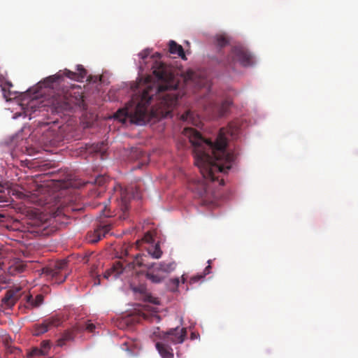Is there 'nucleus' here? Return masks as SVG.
<instances>
[{"mask_svg": "<svg viewBox=\"0 0 358 358\" xmlns=\"http://www.w3.org/2000/svg\"><path fill=\"white\" fill-rule=\"evenodd\" d=\"M156 82L146 80L143 88L135 94L125 107L119 109L114 118L124 122L145 124L150 117L161 119L171 115L180 97L179 80L171 67L155 61L152 66Z\"/></svg>", "mask_w": 358, "mask_h": 358, "instance_id": "f257e3e1", "label": "nucleus"}, {"mask_svg": "<svg viewBox=\"0 0 358 358\" xmlns=\"http://www.w3.org/2000/svg\"><path fill=\"white\" fill-rule=\"evenodd\" d=\"M239 128L237 124L230 123L227 127L220 130L216 141L204 138L201 134L192 128H185L183 134L189 139L194 146V163L198 166L202 176L201 180H192L188 188L204 203H209L213 199V192L208 181H219L224 185V180L220 179V173H226L231 168L236 159L234 153L227 151V141L230 136L232 139L238 136Z\"/></svg>", "mask_w": 358, "mask_h": 358, "instance_id": "f03ea898", "label": "nucleus"}, {"mask_svg": "<svg viewBox=\"0 0 358 358\" xmlns=\"http://www.w3.org/2000/svg\"><path fill=\"white\" fill-rule=\"evenodd\" d=\"M23 295L22 306H20L21 309L33 310L40 307L44 301L43 294H37L34 298L30 292H22V287L20 286H14L9 289L2 299V303L7 308L13 307L16 301Z\"/></svg>", "mask_w": 358, "mask_h": 358, "instance_id": "7ed1b4c3", "label": "nucleus"}, {"mask_svg": "<svg viewBox=\"0 0 358 358\" xmlns=\"http://www.w3.org/2000/svg\"><path fill=\"white\" fill-rule=\"evenodd\" d=\"M48 102L52 110L56 113L70 110L74 103L71 92L68 88L52 91Z\"/></svg>", "mask_w": 358, "mask_h": 358, "instance_id": "20e7f679", "label": "nucleus"}, {"mask_svg": "<svg viewBox=\"0 0 358 358\" xmlns=\"http://www.w3.org/2000/svg\"><path fill=\"white\" fill-rule=\"evenodd\" d=\"M65 321L64 315L61 313H55L44 319L41 323L34 324L33 327V335L41 336L48 331L57 328Z\"/></svg>", "mask_w": 358, "mask_h": 358, "instance_id": "39448f33", "label": "nucleus"}, {"mask_svg": "<svg viewBox=\"0 0 358 358\" xmlns=\"http://www.w3.org/2000/svg\"><path fill=\"white\" fill-rule=\"evenodd\" d=\"M41 273L51 276L55 279L58 284L64 282L69 275L67 272V262L64 259L57 261L52 266H45L41 268Z\"/></svg>", "mask_w": 358, "mask_h": 358, "instance_id": "423d86ee", "label": "nucleus"}, {"mask_svg": "<svg viewBox=\"0 0 358 358\" xmlns=\"http://www.w3.org/2000/svg\"><path fill=\"white\" fill-rule=\"evenodd\" d=\"M235 62H238L243 66H250L254 64V59L252 55L244 47L234 46L232 48L224 65L231 66Z\"/></svg>", "mask_w": 358, "mask_h": 358, "instance_id": "0eeeda50", "label": "nucleus"}, {"mask_svg": "<svg viewBox=\"0 0 358 358\" xmlns=\"http://www.w3.org/2000/svg\"><path fill=\"white\" fill-rule=\"evenodd\" d=\"M233 101L230 97H226L220 103H216L213 99L208 100L205 103L206 110H209L217 117H222L228 113Z\"/></svg>", "mask_w": 358, "mask_h": 358, "instance_id": "6e6552de", "label": "nucleus"}, {"mask_svg": "<svg viewBox=\"0 0 358 358\" xmlns=\"http://www.w3.org/2000/svg\"><path fill=\"white\" fill-rule=\"evenodd\" d=\"M135 264H137L139 266L143 265L141 255H137L135 260L131 263L127 264V266H124L120 261L115 262L113 266L105 272L103 278L108 279L111 275H113L115 278H117L122 274L127 267L129 269L133 268Z\"/></svg>", "mask_w": 358, "mask_h": 358, "instance_id": "1a4fd4ad", "label": "nucleus"}, {"mask_svg": "<svg viewBox=\"0 0 358 358\" xmlns=\"http://www.w3.org/2000/svg\"><path fill=\"white\" fill-rule=\"evenodd\" d=\"M114 190L116 193L120 194L119 207L122 212V215L120 216L121 219L126 218V213L129 208V202L131 197V190L127 188L123 189L120 185L114 187Z\"/></svg>", "mask_w": 358, "mask_h": 358, "instance_id": "9d476101", "label": "nucleus"}, {"mask_svg": "<svg viewBox=\"0 0 358 358\" xmlns=\"http://www.w3.org/2000/svg\"><path fill=\"white\" fill-rule=\"evenodd\" d=\"M187 336V331L185 328L176 327L171 329L166 332H163L162 338L166 343H171L172 344L182 343Z\"/></svg>", "mask_w": 358, "mask_h": 358, "instance_id": "9b49d317", "label": "nucleus"}, {"mask_svg": "<svg viewBox=\"0 0 358 358\" xmlns=\"http://www.w3.org/2000/svg\"><path fill=\"white\" fill-rule=\"evenodd\" d=\"M110 229L111 226L110 224L101 223L97 228L89 235V242L92 243H97L110 231Z\"/></svg>", "mask_w": 358, "mask_h": 358, "instance_id": "f8f14e48", "label": "nucleus"}, {"mask_svg": "<svg viewBox=\"0 0 358 358\" xmlns=\"http://www.w3.org/2000/svg\"><path fill=\"white\" fill-rule=\"evenodd\" d=\"M77 72H73L68 69L64 71L63 74L73 80L80 81L85 78L87 76V71L83 68L82 65L77 66Z\"/></svg>", "mask_w": 358, "mask_h": 358, "instance_id": "ddd939ff", "label": "nucleus"}, {"mask_svg": "<svg viewBox=\"0 0 358 358\" xmlns=\"http://www.w3.org/2000/svg\"><path fill=\"white\" fill-rule=\"evenodd\" d=\"M156 348L159 353L163 358H173V349L164 342H157L156 343Z\"/></svg>", "mask_w": 358, "mask_h": 358, "instance_id": "4468645a", "label": "nucleus"}, {"mask_svg": "<svg viewBox=\"0 0 358 358\" xmlns=\"http://www.w3.org/2000/svg\"><path fill=\"white\" fill-rule=\"evenodd\" d=\"M155 271L160 272L162 274L165 273L168 274L176 268V263L175 262H160L158 264H154Z\"/></svg>", "mask_w": 358, "mask_h": 358, "instance_id": "2eb2a0df", "label": "nucleus"}, {"mask_svg": "<svg viewBox=\"0 0 358 358\" xmlns=\"http://www.w3.org/2000/svg\"><path fill=\"white\" fill-rule=\"evenodd\" d=\"M169 52L173 55H176L184 60H186L187 58L185 55V52L182 45L178 44L174 41H170L169 43Z\"/></svg>", "mask_w": 358, "mask_h": 358, "instance_id": "dca6fc26", "label": "nucleus"}, {"mask_svg": "<svg viewBox=\"0 0 358 358\" xmlns=\"http://www.w3.org/2000/svg\"><path fill=\"white\" fill-rule=\"evenodd\" d=\"M146 278L153 283H160L164 280L165 275L155 271V266L152 265L151 270L147 272Z\"/></svg>", "mask_w": 358, "mask_h": 358, "instance_id": "f3484780", "label": "nucleus"}, {"mask_svg": "<svg viewBox=\"0 0 358 358\" xmlns=\"http://www.w3.org/2000/svg\"><path fill=\"white\" fill-rule=\"evenodd\" d=\"M75 332L73 330L65 331L62 337L57 340V345L62 347L65 345L66 342L72 341L74 338Z\"/></svg>", "mask_w": 358, "mask_h": 358, "instance_id": "a211bd4d", "label": "nucleus"}, {"mask_svg": "<svg viewBox=\"0 0 358 358\" xmlns=\"http://www.w3.org/2000/svg\"><path fill=\"white\" fill-rule=\"evenodd\" d=\"M215 45L219 48H222L223 47L227 46L229 43V38L224 34H217L215 36Z\"/></svg>", "mask_w": 358, "mask_h": 358, "instance_id": "6ab92c4d", "label": "nucleus"}, {"mask_svg": "<svg viewBox=\"0 0 358 358\" xmlns=\"http://www.w3.org/2000/svg\"><path fill=\"white\" fill-rule=\"evenodd\" d=\"M148 252L155 259H159L162 255V251L161 250L159 244H156L154 247L149 249Z\"/></svg>", "mask_w": 358, "mask_h": 358, "instance_id": "aec40b11", "label": "nucleus"}, {"mask_svg": "<svg viewBox=\"0 0 358 358\" xmlns=\"http://www.w3.org/2000/svg\"><path fill=\"white\" fill-rule=\"evenodd\" d=\"M180 280L178 278H174L169 280L167 286L170 291L174 292L178 290L179 286Z\"/></svg>", "mask_w": 358, "mask_h": 358, "instance_id": "412c9836", "label": "nucleus"}, {"mask_svg": "<svg viewBox=\"0 0 358 358\" xmlns=\"http://www.w3.org/2000/svg\"><path fill=\"white\" fill-rule=\"evenodd\" d=\"M145 153L138 148H132L130 153V158L134 160L139 159L141 157H143Z\"/></svg>", "mask_w": 358, "mask_h": 358, "instance_id": "4be33fe9", "label": "nucleus"}, {"mask_svg": "<svg viewBox=\"0 0 358 358\" xmlns=\"http://www.w3.org/2000/svg\"><path fill=\"white\" fill-rule=\"evenodd\" d=\"M38 356H45L40 348H33L27 353V357L29 358H34Z\"/></svg>", "mask_w": 358, "mask_h": 358, "instance_id": "5701e85b", "label": "nucleus"}, {"mask_svg": "<svg viewBox=\"0 0 358 358\" xmlns=\"http://www.w3.org/2000/svg\"><path fill=\"white\" fill-rule=\"evenodd\" d=\"M62 78V77L60 75H55L47 78L45 82L47 83L48 87H53L54 84L59 83V80Z\"/></svg>", "mask_w": 358, "mask_h": 358, "instance_id": "b1692460", "label": "nucleus"}, {"mask_svg": "<svg viewBox=\"0 0 358 358\" xmlns=\"http://www.w3.org/2000/svg\"><path fill=\"white\" fill-rule=\"evenodd\" d=\"M50 341H43L41 343L40 348L43 350V352L47 355L48 354V352L50 349Z\"/></svg>", "mask_w": 358, "mask_h": 358, "instance_id": "393cba45", "label": "nucleus"}, {"mask_svg": "<svg viewBox=\"0 0 358 358\" xmlns=\"http://www.w3.org/2000/svg\"><path fill=\"white\" fill-rule=\"evenodd\" d=\"M107 180L108 178L106 176H99L95 178L94 183L96 185H98L99 187H101L106 184Z\"/></svg>", "mask_w": 358, "mask_h": 358, "instance_id": "a878e982", "label": "nucleus"}, {"mask_svg": "<svg viewBox=\"0 0 358 358\" xmlns=\"http://www.w3.org/2000/svg\"><path fill=\"white\" fill-rule=\"evenodd\" d=\"M96 327L93 323L87 322L85 324V326L83 327H81V329H85L89 332H94Z\"/></svg>", "mask_w": 358, "mask_h": 358, "instance_id": "bb28decb", "label": "nucleus"}, {"mask_svg": "<svg viewBox=\"0 0 358 358\" xmlns=\"http://www.w3.org/2000/svg\"><path fill=\"white\" fill-rule=\"evenodd\" d=\"M203 278H204V276H203V275H202V273L197 274V275H194L190 278L189 283L194 284V283L198 282L199 280H200L201 279H203Z\"/></svg>", "mask_w": 358, "mask_h": 358, "instance_id": "cd10ccee", "label": "nucleus"}, {"mask_svg": "<svg viewBox=\"0 0 358 358\" xmlns=\"http://www.w3.org/2000/svg\"><path fill=\"white\" fill-rule=\"evenodd\" d=\"M45 135L47 136H50V138L49 139H48V141L51 142L52 141L54 140L55 138V131L54 129H48L46 133H45Z\"/></svg>", "mask_w": 358, "mask_h": 358, "instance_id": "c85d7f7f", "label": "nucleus"}, {"mask_svg": "<svg viewBox=\"0 0 358 358\" xmlns=\"http://www.w3.org/2000/svg\"><path fill=\"white\" fill-rule=\"evenodd\" d=\"M208 265L205 268L203 272L202 273V275L205 277L206 275L209 274L210 273L211 270V260L208 261Z\"/></svg>", "mask_w": 358, "mask_h": 358, "instance_id": "c756f323", "label": "nucleus"}, {"mask_svg": "<svg viewBox=\"0 0 358 358\" xmlns=\"http://www.w3.org/2000/svg\"><path fill=\"white\" fill-rule=\"evenodd\" d=\"M28 108H30L33 111L36 110V101L31 100L27 104Z\"/></svg>", "mask_w": 358, "mask_h": 358, "instance_id": "7c9ffc66", "label": "nucleus"}, {"mask_svg": "<svg viewBox=\"0 0 358 358\" xmlns=\"http://www.w3.org/2000/svg\"><path fill=\"white\" fill-rule=\"evenodd\" d=\"M143 316L145 320H152L153 319H158V316L156 314H151L150 316H149L145 313H143Z\"/></svg>", "mask_w": 358, "mask_h": 358, "instance_id": "2f4dec72", "label": "nucleus"}, {"mask_svg": "<svg viewBox=\"0 0 358 358\" xmlns=\"http://www.w3.org/2000/svg\"><path fill=\"white\" fill-rule=\"evenodd\" d=\"M191 115V113L189 111H187L185 114H183L182 115V119L183 120H187V119L189 118V117Z\"/></svg>", "mask_w": 358, "mask_h": 358, "instance_id": "473e14b6", "label": "nucleus"}, {"mask_svg": "<svg viewBox=\"0 0 358 358\" xmlns=\"http://www.w3.org/2000/svg\"><path fill=\"white\" fill-rule=\"evenodd\" d=\"M6 183H4L3 181L0 180V192H3V188L5 187Z\"/></svg>", "mask_w": 358, "mask_h": 358, "instance_id": "72a5a7b5", "label": "nucleus"}, {"mask_svg": "<svg viewBox=\"0 0 358 358\" xmlns=\"http://www.w3.org/2000/svg\"><path fill=\"white\" fill-rule=\"evenodd\" d=\"M122 349H123V350H129V343H127V342H124V343L122 344Z\"/></svg>", "mask_w": 358, "mask_h": 358, "instance_id": "f704fd0d", "label": "nucleus"}, {"mask_svg": "<svg viewBox=\"0 0 358 358\" xmlns=\"http://www.w3.org/2000/svg\"><path fill=\"white\" fill-rule=\"evenodd\" d=\"M139 56H141V57L143 59H145L147 57L148 55L145 52H141L139 54Z\"/></svg>", "mask_w": 358, "mask_h": 358, "instance_id": "c9c22d12", "label": "nucleus"}, {"mask_svg": "<svg viewBox=\"0 0 358 358\" xmlns=\"http://www.w3.org/2000/svg\"><path fill=\"white\" fill-rule=\"evenodd\" d=\"M17 269L18 272H22L24 270V266L22 265H20L19 266L17 267Z\"/></svg>", "mask_w": 358, "mask_h": 358, "instance_id": "e433bc0d", "label": "nucleus"}, {"mask_svg": "<svg viewBox=\"0 0 358 358\" xmlns=\"http://www.w3.org/2000/svg\"><path fill=\"white\" fill-rule=\"evenodd\" d=\"M181 278H182V282L185 283L187 280V277L185 276V275H182Z\"/></svg>", "mask_w": 358, "mask_h": 358, "instance_id": "4c0bfd02", "label": "nucleus"}, {"mask_svg": "<svg viewBox=\"0 0 358 358\" xmlns=\"http://www.w3.org/2000/svg\"><path fill=\"white\" fill-rule=\"evenodd\" d=\"M101 213H102V214H103L104 216H106V217H109V216H110L108 214H106V208H105L103 210H101Z\"/></svg>", "mask_w": 358, "mask_h": 358, "instance_id": "58836bf2", "label": "nucleus"}, {"mask_svg": "<svg viewBox=\"0 0 358 358\" xmlns=\"http://www.w3.org/2000/svg\"><path fill=\"white\" fill-rule=\"evenodd\" d=\"M94 285H100V279H99V278H98V279L95 280V281H94Z\"/></svg>", "mask_w": 358, "mask_h": 358, "instance_id": "ea45409f", "label": "nucleus"}, {"mask_svg": "<svg viewBox=\"0 0 358 358\" xmlns=\"http://www.w3.org/2000/svg\"><path fill=\"white\" fill-rule=\"evenodd\" d=\"M132 196H133L134 198L137 197L138 199H141V196H138V194H136V195H134V194H133V195H132Z\"/></svg>", "mask_w": 358, "mask_h": 358, "instance_id": "a19ab883", "label": "nucleus"}, {"mask_svg": "<svg viewBox=\"0 0 358 358\" xmlns=\"http://www.w3.org/2000/svg\"><path fill=\"white\" fill-rule=\"evenodd\" d=\"M2 82H3V78L1 76H0V85H1Z\"/></svg>", "mask_w": 358, "mask_h": 358, "instance_id": "79ce46f5", "label": "nucleus"}, {"mask_svg": "<svg viewBox=\"0 0 358 358\" xmlns=\"http://www.w3.org/2000/svg\"><path fill=\"white\" fill-rule=\"evenodd\" d=\"M3 217H4V216L3 215L0 214V218H3Z\"/></svg>", "mask_w": 358, "mask_h": 358, "instance_id": "37998d69", "label": "nucleus"}]
</instances>
